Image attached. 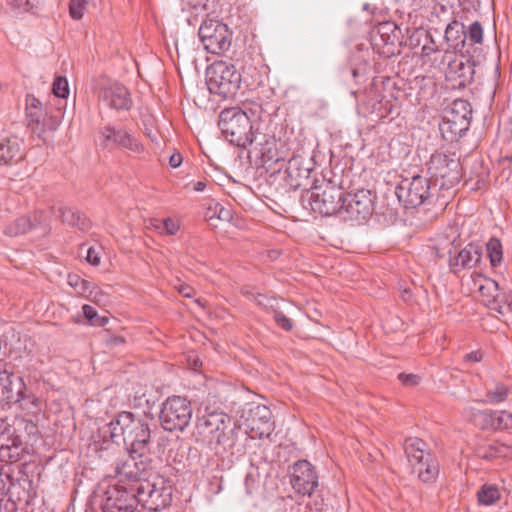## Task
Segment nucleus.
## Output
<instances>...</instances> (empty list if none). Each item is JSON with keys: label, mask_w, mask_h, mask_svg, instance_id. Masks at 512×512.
<instances>
[{"label": "nucleus", "mask_w": 512, "mask_h": 512, "mask_svg": "<svg viewBox=\"0 0 512 512\" xmlns=\"http://www.w3.org/2000/svg\"><path fill=\"white\" fill-rule=\"evenodd\" d=\"M100 431H108L113 442L120 441L126 446L127 452L138 453L139 456L149 454L151 430L149 424L132 412L123 411Z\"/></svg>", "instance_id": "f257e3e1"}, {"label": "nucleus", "mask_w": 512, "mask_h": 512, "mask_svg": "<svg viewBox=\"0 0 512 512\" xmlns=\"http://www.w3.org/2000/svg\"><path fill=\"white\" fill-rule=\"evenodd\" d=\"M219 128L225 139L232 145L246 149L253 145L258 129L240 107L223 109L219 114Z\"/></svg>", "instance_id": "f03ea898"}, {"label": "nucleus", "mask_w": 512, "mask_h": 512, "mask_svg": "<svg viewBox=\"0 0 512 512\" xmlns=\"http://www.w3.org/2000/svg\"><path fill=\"white\" fill-rule=\"evenodd\" d=\"M438 192L431 178L422 175L402 179L395 190L399 202L406 209L432 204L438 198Z\"/></svg>", "instance_id": "7ed1b4c3"}, {"label": "nucleus", "mask_w": 512, "mask_h": 512, "mask_svg": "<svg viewBox=\"0 0 512 512\" xmlns=\"http://www.w3.org/2000/svg\"><path fill=\"white\" fill-rule=\"evenodd\" d=\"M426 448V442L417 437H409L404 442V452L413 473L417 474L421 482L433 483L439 475V463Z\"/></svg>", "instance_id": "20e7f679"}, {"label": "nucleus", "mask_w": 512, "mask_h": 512, "mask_svg": "<svg viewBox=\"0 0 512 512\" xmlns=\"http://www.w3.org/2000/svg\"><path fill=\"white\" fill-rule=\"evenodd\" d=\"M0 399L7 404L19 403L20 407L28 411V414L36 416L42 409V401L39 397L28 393L22 377L0 371Z\"/></svg>", "instance_id": "39448f33"}, {"label": "nucleus", "mask_w": 512, "mask_h": 512, "mask_svg": "<svg viewBox=\"0 0 512 512\" xmlns=\"http://www.w3.org/2000/svg\"><path fill=\"white\" fill-rule=\"evenodd\" d=\"M427 173L439 191L450 189L460 181V159L455 153L435 152L427 163Z\"/></svg>", "instance_id": "423d86ee"}, {"label": "nucleus", "mask_w": 512, "mask_h": 512, "mask_svg": "<svg viewBox=\"0 0 512 512\" xmlns=\"http://www.w3.org/2000/svg\"><path fill=\"white\" fill-rule=\"evenodd\" d=\"M138 503L145 509L158 512L171 505L173 489L163 476L143 479L136 483Z\"/></svg>", "instance_id": "0eeeda50"}, {"label": "nucleus", "mask_w": 512, "mask_h": 512, "mask_svg": "<svg viewBox=\"0 0 512 512\" xmlns=\"http://www.w3.org/2000/svg\"><path fill=\"white\" fill-rule=\"evenodd\" d=\"M207 85L211 93L224 98L234 96L240 88L241 74L225 61H215L206 70Z\"/></svg>", "instance_id": "6e6552de"}, {"label": "nucleus", "mask_w": 512, "mask_h": 512, "mask_svg": "<svg viewBox=\"0 0 512 512\" xmlns=\"http://www.w3.org/2000/svg\"><path fill=\"white\" fill-rule=\"evenodd\" d=\"M472 119V107L465 99H456L445 110L439 129L443 138L454 141L462 137L469 129Z\"/></svg>", "instance_id": "1a4fd4ad"}, {"label": "nucleus", "mask_w": 512, "mask_h": 512, "mask_svg": "<svg viewBox=\"0 0 512 512\" xmlns=\"http://www.w3.org/2000/svg\"><path fill=\"white\" fill-rule=\"evenodd\" d=\"M92 92L104 106L117 111H128L133 106L129 90L121 83L105 76L93 80Z\"/></svg>", "instance_id": "9d476101"}, {"label": "nucleus", "mask_w": 512, "mask_h": 512, "mask_svg": "<svg viewBox=\"0 0 512 512\" xmlns=\"http://www.w3.org/2000/svg\"><path fill=\"white\" fill-rule=\"evenodd\" d=\"M193 415L191 402L182 396H170L161 406L159 419L164 430L184 431Z\"/></svg>", "instance_id": "9b49d317"}, {"label": "nucleus", "mask_w": 512, "mask_h": 512, "mask_svg": "<svg viewBox=\"0 0 512 512\" xmlns=\"http://www.w3.org/2000/svg\"><path fill=\"white\" fill-rule=\"evenodd\" d=\"M231 423V417L223 412L206 411L197 418L194 434L203 442L220 445L226 441Z\"/></svg>", "instance_id": "f8f14e48"}, {"label": "nucleus", "mask_w": 512, "mask_h": 512, "mask_svg": "<svg viewBox=\"0 0 512 512\" xmlns=\"http://www.w3.org/2000/svg\"><path fill=\"white\" fill-rule=\"evenodd\" d=\"M293 144L286 139L276 138L274 134L259 131L252 146L260 154L262 162L271 165L285 162L291 154Z\"/></svg>", "instance_id": "ddd939ff"}, {"label": "nucleus", "mask_w": 512, "mask_h": 512, "mask_svg": "<svg viewBox=\"0 0 512 512\" xmlns=\"http://www.w3.org/2000/svg\"><path fill=\"white\" fill-rule=\"evenodd\" d=\"M198 35L204 49L212 54L227 51L232 43V32L226 24L218 20H205L198 30Z\"/></svg>", "instance_id": "4468645a"}, {"label": "nucleus", "mask_w": 512, "mask_h": 512, "mask_svg": "<svg viewBox=\"0 0 512 512\" xmlns=\"http://www.w3.org/2000/svg\"><path fill=\"white\" fill-rule=\"evenodd\" d=\"M27 126L37 135L46 131H54L60 124L58 115L50 113L47 106L32 94H27L25 99Z\"/></svg>", "instance_id": "2eb2a0df"}, {"label": "nucleus", "mask_w": 512, "mask_h": 512, "mask_svg": "<svg viewBox=\"0 0 512 512\" xmlns=\"http://www.w3.org/2000/svg\"><path fill=\"white\" fill-rule=\"evenodd\" d=\"M320 191L312 192L311 206L315 212L324 216L339 214L345 204V193L341 186L328 181Z\"/></svg>", "instance_id": "dca6fc26"}, {"label": "nucleus", "mask_w": 512, "mask_h": 512, "mask_svg": "<svg viewBox=\"0 0 512 512\" xmlns=\"http://www.w3.org/2000/svg\"><path fill=\"white\" fill-rule=\"evenodd\" d=\"M376 195L368 189H359L346 196L341 217L357 223L367 221L374 212Z\"/></svg>", "instance_id": "f3484780"}, {"label": "nucleus", "mask_w": 512, "mask_h": 512, "mask_svg": "<svg viewBox=\"0 0 512 512\" xmlns=\"http://www.w3.org/2000/svg\"><path fill=\"white\" fill-rule=\"evenodd\" d=\"M481 302L497 318L512 314V301L507 292L500 291L498 283L491 278H482L478 285Z\"/></svg>", "instance_id": "a211bd4d"}, {"label": "nucleus", "mask_w": 512, "mask_h": 512, "mask_svg": "<svg viewBox=\"0 0 512 512\" xmlns=\"http://www.w3.org/2000/svg\"><path fill=\"white\" fill-rule=\"evenodd\" d=\"M138 503L136 483L128 486H109L105 492L102 510L103 512H134Z\"/></svg>", "instance_id": "6ab92c4d"}, {"label": "nucleus", "mask_w": 512, "mask_h": 512, "mask_svg": "<svg viewBox=\"0 0 512 512\" xmlns=\"http://www.w3.org/2000/svg\"><path fill=\"white\" fill-rule=\"evenodd\" d=\"M99 134L105 148H118L135 154H140L145 149L132 131L125 127L108 124L100 129Z\"/></svg>", "instance_id": "aec40b11"}, {"label": "nucleus", "mask_w": 512, "mask_h": 512, "mask_svg": "<svg viewBox=\"0 0 512 512\" xmlns=\"http://www.w3.org/2000/svg\"><path fill=\"white\" fill-rule=\"evenodd\" d=\"M448 65L445 72L446 79L452 82L453 88H465L469 85L475 74L474 62L467 59L463 61L458 59L454 52L445 50V53L441 55L440 64Z\"/></svg>", "instance_id": "412c9836"}, {"label": "nucleus", "mask_w": 512, "mask_h": 512, "mask_svg": "<svg viewBox=\"0 0 512 512\" xmlns=\"http://www.w3.org/2000/svg\"><path fill=\"white\" fill-rule=\"evenodd\" d=\"M290 482L298 494L308 496H311L319 486L315 467L307 460H299L292 466Z\"/></svg>", "instance_id": "4be33fe9"}, {"label": "nucleus", "mask_w": 512, "mask_h": 512, "mask_svg": "<svg viewBox=\"0 0 512 512\" xmlns=\"http://www.w3.org/2000/svg\"><path fill=\"white\" fill-rule=\"evenodd\" d=\"M149 454L139 456L138 453L127 452V455L119 459L115 464V474L120 481L138 483L142 481V475L147 469Z\"/></svg>", "instance_id": "5701e85b"}, {"label": "nucleus", "mask_w": 512, "mask_h": 512, "mask_svg": "<svg viewBox=\"0 0 512 512\" xmlns=\"http://www.w3.org/2000/svg\"><path fill=\"white\" fill-rule=\"evenodd\" d=\"M372 42L376 46L387 48L383 51L388 56L394 55L395 50L401 45V30L395 22L385 21L379 23L373 30Z\"/></svg>", "instance_id": "b1692460"}, {"label": "nucleus", "mask_w": 512, "mask_h": 512, "mask_svg": "<svg viewBox=\"0 0 512 512\" xmlns=\"http://www.w3.org/2000/svg\"><path fill=\"white\" fill-rule=\"evenodd\" d=\"M247 422L251 432H254L259 438L269 437L275 428L272 411L265 405H257L252 408Z\"/></svg>", "instance_id": "393cba45"}, {"label": "nucleus", "mask_w": 512, "mask_h": 512, "mask_svg": "<svg viewBox=\"0 0 512 512\" xmlns=\"http://www.w3.org/2000/svg\"><path fill=\"white\" fill-rule=\"evenodd\" d=\"M286 173L291 179V186L299 187L303 180H308L312 171L310 160L303 157L295 150H291L290 156L286 159Z\"/></svg>", "instance_id": "a878e982"}, {"label": "nucleus", "mask_w": 512, "mask_h": 512, "mask_svg": "<svg viewBox=\"0 0 512 512\" xmlns=\"http://www.w3.org/2000/svg\"><path fill=\"white\" fill-rule=\"evenodd\" d=\"M481 257L482 247L475 243H469L455 257L450 258L449 266L453 273H457L462 269L475 267Z\"/></svg>", "instance_id": "bb28decb"}, {"label": "nucleus", "mask_w": 512, "mask_h": 512, "mask_svg": "<svg viewBox=\"0 0 512 512\" xmlns=\"http://www.w3.org/2000/svg\"><path fill=\"white\" fill-rule=\"evenodd\" d=\"M22 157L21 143L18 138H0V165L16 164Z\"/></svg>", "instance_id": "cd10ccee"}, {"label": "nucleus", "mask_w": 512, "mask_h": 512, "mask_svg": "<svg viewBox=\"0 0 512 512\" xmlns=\"http://www.w3.org/2000/svg\"><path fill=\"white\" fill-rule=\"evenodd\" d=\"M59 214L64 223L81 231H88L91 228V221L78 210L68 207L59 208Z\"/></svg>", "instance_id": "c85d7f7f"}, {"label": "nucleus", "mask_w": 512, "mask_h": 512, "mask_svg": "<svg viewBox=\"0 0 512 512\" xmlns=\"http://www.w3.org/2000/svg\"><path fill=\"white\" fill-rule=\"evenodd\" d=\"M26 453V446L23 440H16L11 442V445L0 446V462L5 463V466L16 463L23 458Z\"/></svg>", "instance_id": "c756f323"}, {"label": "nucleus", "mask_w": 512, "mask_h": 512, "mask_svg": "<svg viewBox=\"0 0 512 512\" xmlns=\"http://www.w3.org/2000/svg\"><path fill=\"white\" fill-rule=\"evenodd\" d=\"M481 416L489 422L490 426L495 430L512 429V413L502 411L481 412Z\"/></svg>", "instance_id": "7c9ffc66"}, {"label": "nucleus", "mask_w": 512, "mask_h": 512, "mask_svg": "<svg viewBox=\"0 0 512 512\" xmlns=\"http://www.w3.org/2000/svg\"><path fill=\"white\" fill-rule=\"evenodd\" d=\"M464 34V26L460 22L454 20L449 23L445 28L444 39L447 44V48L445 50L450 51V49H457L460 45H464V38L462 35Z\"/></svg>", "instance_id": "2f4dec72"}, {"label": "nucleus", "mask_w": 512, "mask_h": 512, "mask_svg": "<svg viewBox=\"0 0 512 512\" xmlns=\"http://www.w3.org/2000/svg\"><path fill=\"white\" fill-rule=\"evenodd\" d=\"M477 499L480 505H492L500 499V492L495 484H484L477 492Z\"/></svg>", "instance_id": "473e14b6"}, {"label": "nucleus", "mask_w": 512, "mask_h": 512, "mask_svg": "<svg viewBox=\"0 0 512 512\" xmlns=\"http://www.w3.org/2000/svg\"><path fill=\"white\" fill-rule=\"evenodd\" d=\"M511 388L503 383H497L493 389H490L485 394L484 402L487 404H498L506 401Z\"/></svg>", "instance_id": "72a5a7b5"}, {"label": "nucleus", "mask_w": 512, "mask_h": 512, "mask_svg": "<svg viewBox=\"0 0 512 512\" xmlns=\"http://www.w3.org/2000/svg\"><path fill=\"white\" fill-rule=\"evenodd\" d=\"M486 250L491 266H499L503 260V248L500 240L492 237L486 244Z\"/></svg>", "instance_id": "f704fd0d"}, {"label": "nucleus", "mask_w": 512, "mask_h": 512, "mask_svg": "<svg viewBox=\"0 0 512 512\" xmlns=\"http://www.w3.org/2000/svg\"><path fill=\"white\" fill-rule=\"evenodd\" d=\"M35 227L36 226L32 223L30 217L22 216L17 218L12 224H10L6 228V234H8L9 236H17L20 234H25Z\"/></svg>", "instance_id": "c9c22d12"}, {"label": "nucleus", "mask_w": 512, "mask_h": 512, "mask_svg": "<svg viewBox=\"0 0 512 512\" xmlns=\"http://www.w3.org/2000/svg\"><path fill=\"white\" fill-rule=\"evenodd\" d=\"M16 440H22V434L17 433L6 419H0V446L11 445Z\"/></svg>", "instance_id": "e433bc0d"}, {"label": "nucleus", "mask_w": 512, "mask_h": 512, "mask_svg": "<svg viewBox=\"0 0 512 512\" xmlns=\"http://www.w3.org/2000/svg\"><path fill=\"white\" fill-rule=\"evenodd\" d=\"M13 489H15V482L10 467L0 466V494L12 495Z\"/></svg>", "instance_id": "4c0bfd02"}, {"label": "nucleus", "mask_w": 512, "mask_h": 512, "mask_svg": "<svg viewBox=\"0 0 512 512\" xmlns=\"http://www.w3.org/2000/svg\"><path fill=\"white\" fill-rule=\"evenodd\" d=\"M15 431L19 434L25 432L27 435H36L38 433V426L32 419L24 417H15L11 424Z\"/></svg>", "instance_id": "58836bf2"}, {"label": "nucleus", "mask_w": 512, "mask_h": 512, "mask_svg": "<svg viewBox=\"0 0 512 512\" xmlns=\"http://www.w3.org/2000/svg\"><path fill=\"white\" fill-rule=\"evenodd\" d=\"M84 317L89 321V323L93 326L104 327L108 322L109 318L107 316L98 315L97 311L91 305L85 304L82 307Z\"/></svg>", "instance_id": "ea45409f"}, {"label": "nucleus", "mask_w": 512, "mask_h": 512, "mask_svg": "<svg viewBox=\"0 0 512 512\" xmlns=\"http://www.w3.org/2000/svg\"><path fill=\"white\" fill-rule=\"evenodd\" d=\"M68 284L75 289V291L81 295L92 293V283L81 278L77 274L68 275Z\"/></svg>", "instance_id": "a19ab883"}, {"label": "nucleus", "mask_w": 512, "mask_h": 512, "mask_svg": "<svg viewBox=\"0 0 512 512\" xmlns=\"http://www.w3.org/2000/svg\"><path fill=\"white\" fill-rule=\"evenodd\" d=\"M512 456V448L502 444L495 443L494 445H490L483 454L484 458H497V457H511Z\"/></svg>", "instance_id": "79ce46f5"}, {"label": "nucleus", "mask_w": 512, "mask_h": 512, "mask_svg": "<svg viewBox=\"0 0 512 512\" xmlns=\"http://www.w3.org/2000/svg\"><path fill=\"white\" fill-rule=\"evenodd\" d=\"M464 40L467 38L471 44H478L481 43L483 40V29L480 24V22L475 21L473 22L469 28L468 31H464Z\"/></svg>", "instance_id": "37998d69"}, {"label": "nucleus", "mask_w": 512, "mask_h": 512, "mask_svg": "<svg viewBox=\"0 0 512 512\" xmlns=\"http://www.w3.org/2000/svg\"><path fill=\"white\" fill-rule=\"evenodd\" d=\"M244 484L247 494L252 495L258 491L260 487L259 473L256 470L249 471L245 476Z\"/></svg>", "instance_id": "c03bdc74"}, {"label": "nucleus", "mask_w": 512, "mask_h": 512, "mask_svg": "<svg viewBox=\"0 0 512 512\" xmlns=\"http://www.w3.org/2000/svg\"><path fill=\"white\" fill-rule=\"evenodd\" d=\"M54 95L58 98H66L69 94V85L65 77L58 76L55 78L52 86Z\"/></svg>", "instance_id": "a18cd8bd"}, {"label": "nucleus", "mask_w": 512, "mask_h": 512, "mask_svg": "<svg viewBox=\"0 0 512 512\" xmlns=\"http://www.w3.org/2000/svg\"><path fill=\"white\" fill-rule=\"evenodd\" d=\"M87 0H70L69 13L70 16L75 20H80L86 9Z\"/></svg>", "instance_id": "49530a36"}, {"label": "nucleus", "mask_w": 512, "mask_h": 512, "mask_svg": "<svg viewBox=\"0 0 512 512\" xmlns=\"http://www.w3.org/2000/svg\"><path fill=\"white\" fill-rule=\"evenodd\" d=\"M156 228L160 231V233L175 235L179 230V224L172 218H166L158 226H156Z\"/></svg>", "instance_id": "de8ad7c7"}, {"label": "nucleus", "mask_w": 512, "mask_h": 512, "mask_svg": "<svg viewBox=\"0 0 512 512\" xmlns=\"http://www.w3.org/2000/svg\"><path fill=\"white\" fill-rule=\"evenodd\" d=\"M273 318L276 324L284 331H291L293 329V321L288 318L282 311H275Z\"/></svg>", "instance_id": "09e8293b"}, {"label": "nucleus", "mask_w": 512, "mask_h": 512, "mask_svg": "<svg viewBox=\"0 0 512 512\" xmlns=\"http://www.w3.org/2000/svg\"><path fill=\"white\" fill-rule=\"evenodd\" d=\"M18 506L12 495L0 494V512H17Z\"/></svg>", "instance_id": "8fccbe9b"}, {"label": "nucleus", "mask_w": 512, "mask_h": 512, "mask_svg": "<svg viewBox=\"0 0 512 512\" xmlns=\"http://www.w3.org/2000/svg\"><path fill=\"white\" fill-rule=\"evenodd\" d=\"M445 49L439 45L436 44V42L433 40V38H430V41L423 45L421 50L422 57H429L432 54H437L440 52H443L442 55L445 53Z\"/></svg>", "instance_id": "3c124183"}, {"label": "nucleus", "mask_w": 512, "mask_h": 512, "mask_svg": "<svg viewBox=\"0 0 512 512\" xmlns=\"http://www.w3.org/2000/svg\"><path fill=\"white\" fill-rule=\"evenodd\" d=\"M398 379L404 386L407 387H415L420 383V376L416 374L399 373Z\"/></svg>", "instance_id": "603ef678"}, {"label": "nucleus", "mask_w": 512, "mask_h": 512, "mask_svg": "<svg viewBox=\"0 0 512 512\" xmlns=\"http://www.w3.org/2000/svg\"><path fill=\"white\" fill-rule=\"evenodd\" d=\"M215 212L218 214V218L220 220L230 221L232 218V211L223 207L220 204H217L215 207Z\"/></svg>", "instance_id": "864d4df0"}, {"label": "nucleus", "mask_w": 512, "mask_h": 512, "mask_svg": "<svg viewBox=\"0 0 512 512\" xmlns=\"http://www.w3.org/2000/svg\"><path fill=\"white\" fill-rule=\"evenodd\" d=\"M12 7L22 9L24 11H30L34 6L30 3V0H9Z\"/></svg>", "instance_id": "5fc2aeb1"}, {"label": "nucleus", "mask_w": 512, "mask_h": 512, "mask_svg": "<svg viewBox=\"0 0 512 512\" xmlns=\"http://www.w3.org/2000/svg\"><path fill=\"white\" fill-rule=\"evenodd\" d=\"M86 260H87L91 265H94V266L99 265V263H100V257H99V253L96 251V249H95V248L90 247V248L87 250Z\"/></svg>", "instance_id": "6e6d98bb"}, {"label": "nucleus", "mask_w": 512, "mask_h": 512, "mask_svg": "<svg viewBox=\"0 0 512 512\" xmlns=\"http://www.w3.org/2000/svg\"><path fill=\"white\" fill-rule=\"evenodd\" d=\"M125 343V339L124 337L122 336H108L106 339H105V344L107 347H115V346H118V345H122Z\"/></svg>", "instance_id": "4d7b16f0"}, {"label": "nucleus", "mask_w": 512, "mask_h": 512, "mask_svg": "<svg viewBox=\"0 0 512 512\" xmlns=\"http://www.w3.org/2000/svg\"><path fill=\"white\" fill-rule=\"evenodd\" d=\"M483 359V354L480 351H472L464 356L466 362H480Z\"/></svg>", "instance_id": "13d9d810"}, {"label": "nucleus", "mask_w": 512, "mask_h": 512, "mask_svg": "<svg viewBox=\"0 0 512 512\" xmlns=\"http://www.w3.org/2000/svg\"><path fill=\"white\" fill-rule=\"evenodd\" d=\"M242 294L245 295L246 297L252 299L253 301H255L258 305L263 304L262 298H264V295H262V294H254L247 289H242Z\"/></svg>", "instance_id": "bf43d9fd"}, {"label": "nucleus", "mask_w": 512, "mask_h": 512, "mask_svg": "<svg viewBox=\"0 0 512 512\" xmlns=\"http://www.w3.org/2000/svg\"><path fill=\"white\" fill-rule=\"evenodd\" d=\"M183 161V157L180 153H173L169 158V164L172 168H178Z\"/></svg>", "instance_id": "052dcab7"}, {"label": "nucleus", "mask_w": 512, "mask_h": 512, "mask_svg": "<svg viewBox=\"0 0 512 512\" xmlns=\"http://www.w3.org/2000/svg\"><path fill=\"white\" fill-rule=\"evenodd\" d=\"M380 107H381V102L378 101L377 99L373 98V99L368 100V102H367V110L370 113L377 112L378 110H380Z\"/></svg>", "instance_id": "680f3d73"}, {"label": "nucleus", "mask_w": 512, "mask_h": 512, "mask_svg": "<svg viewBox=\"0 0 512 512\" xmlns=\"http://www.w3.org/2000/svg\"><path fill=\"white\" fill-rule=\"evenodd\" d=\"M351 73L356 82H358L360 78L364 77V71H362L360 68H353Z\"/></svg>", "instance_id": "e2e57ef3"}, {"label": "nucleus", "mask_w": 512, "mask_h": 512, "mask_svg": "<svg viewBox=\"0 0 512 512\" xmlns=\"http://www.w3.org/2000/svg\"><path fill=\"white\" fill-rule=\"evenodd\" d=\"M206 188V182L204 181H198L194 183L193 190L196 192H202Z\"/></svg>", "instance_id": "0e129e2a"}, {"label": "nucleus", "mask_w": 512, "mask_h": 512, "mask_svg": "<svg viewBox=\"0 0 512 512\" xmlns=\"http://www.w3.org/2000/svg\"><path fill=\"white\" fill-rule=\"evenodd\" d=\"M506 159H508V160H512V156H511L510 158L506 157Z\"/></svg>", "instance_id": "69168bd1"}]
</instances>
